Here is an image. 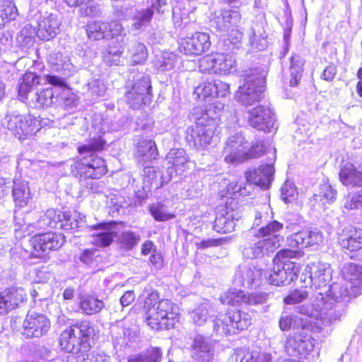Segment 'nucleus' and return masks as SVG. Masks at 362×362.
Instances as JSON below:
<instances>
[{"instance_id":"dca6fc26","label":"nucleus","mask_w":362,"mask_h":362,"mask_svg":"<svg viewBox=\"0 0 362 362\" xmlns=\"http://www.w3.org/2000/svg\"><path fill=\"white\" fill-rule=\"evenodd\" d=\"M28 300V294L21 286H11L0 291V315H7Z\"/></svg>"},{"instance_id":"0eeeda50","label":"nucleus","mask_w":362,"mask_h":362,"mask_svg":"<svg viewBox=\"0 0 362 362\" xmlns=\"http://www.w3.org/2000/svg\"><path fill=\"white\" fill-rule=\"evenodd\" d=\"M107 172L105 160L97 155H92L88 160L86 157L77 158L70 166L71 176L79 182L100 180Z\"/></svg>"},{"instance_id":"052dcab7","label":"nucleus","mask_w":362,"mask_h":362,"mask_svg":"<svg viewBox=\"0 0 362 362\" xmlns=\"http://www.w3.org/2000/svg\"><path fill=\"white\" fill-rule=\"evenodd\" d=\"M226 240V239L225 238L202 240L199 243H196V247L198 250H205L209 247H218L222 245Z\"/></svg>"},{"instance_id":"473e14b6","label":"nucleus","mask_w":362,"mask_h":362,"mask_svg":"<svg viewBox=\"0 0 362 362\" xmlns=\"http://www.w3.org/2000/svg\"><path fill=\"white\" fill-rule=\"evenodd\" d=\"M104 307V302L95 295L87 294L80 296L78 308L86 315H95L100 313Z\"/></svg>"},{"instance_id":"a878e982","label":"nucleus","mask_w":362,"mask_h":362,"mask_svg":"<svg viewBox=\"0 0 362 362\" xmlns=\"http://www.w3.org/2000/svg\"><path fill=\"white\" fill-rule=\"evenodd\" d=\"M341 182L346 186L362 187V171L351 163L343 165L339 173Z\"/></svg>"},{"instance_id":"774afa93","label":"nucleus","mask_w":362,"mask_h":362,"mask_svg":"<svg viewBox=\"0 0 362 362\" xmlns=\"http://www.w3.org/2000/svg\"><path fill=\"white\" fill-rule=\"evenodd\" d=\"M155 250H156V247L151 240H146L141 245V254L144 256L152 254Z\"/></svg>"},{"instance_id":"4be33fe9","label":"nucleus","mask_w":362,"mask_h":362,"mask_svg":"<svg viewBox=\"0 0 362 362\" xmlns=\"http://www.w3.org/2000/svg\"><path fill=\"white\" fill-rule=\"evenodd\" d=\"M192 356L196 361L210 362L214 359L212 346L202 335L194 337L191 345Z\"/></svg>"},{"instance_id":"e2e57ef3","label":"nucleus","mask_w":362,"mask_h":362,"mask_svg":"<svg viewBox=\"0 0 362 362\" xmlns=\"http://www.w3.org/2000/svg\"><path fill=\"white\" fill-rule=\"evenodd\" d=\"M148 261L157 269H161L164 265L163 255L157 250L151 254Z\"/></svg>"},{"instance_id":"ddd939ff","label":"nucleus","mask_w":362,"mask_h":362,"mask_svg":"<svg viewBox=\"0 0 362 362\" xmlns=\"http://www.w3.org/2000/svg\"><path fill=\"white\" fill-rule=\"evenodd\" d=\"M275 113L268 105H257L247 112L248 125L259 132L270 133L276 129Z\"/></svg>"},{"instance_id":"4c0bfd02","label":"nucleus","mask_w":362,"mask_h":362,"mask_svg":"<svg viewBox=\"0 0 362 362\" xmlns=\"http://www.w3.org/2000/svg\"><path fill=\"white\" fill-rule=\"evenodd\" d=\"M245 293L242 290L230 288L220 296L219 300L223 305L238 307L245 304Z\"/></svg>"},{"instance_id":"ea45409f","label":"nucleus","mask_w":362,"mask_h":362,"mask_svg":"<svg viewBox=\"0 0 362 362\" xmlns=\"http://www.w3.org/2000/svg\"><path fill=\"white\" fill-rule=\"evenodd\" d=\"M303 66L304 61L298 56H292L291 57L290 86L295 87L299 84L303 73Z\"/></svg>"},{"instance_id":"f704fd0d","label":"nucleus","mask_w":362,"mask_h":362,"mask_svg":"<svg viewBox=\"0 0 362 362\" xmlns=\"http://www.w3.org/2000/svg\"><path fill=\"white\" fill-rule=\"evenodd\" d=\"M40 83V76L33 71H25L18 85V95L26 99L28 95Z\"/></svg>"},{"instance_id":"e433bc0d","label":"nucleus","mask_w":362,"mask_h":362,"mask_svg":"<svg viewBox=\"0 0 362 362\" xmlns=\"http://www.w3.org/2000/svg\"><path fill=\"white\" fill-rule=\"evenodd\" d=\"M18 16V9L13 1H0V29L13 20Z\"/></svg>"},{"instance_id":"2f4dec72","label":"nucleus","mask_w":362,"mask_h":362,"mask_svg":"<svg viewBox=\"0 0 362 362\" xmlns=\"http://www.w3.org/2000/svg\"><path fill=\"white\" fill-rule=\"evenodd\" d=\"M337 198V191L328 183L320 185V191L315 194L310 201L313 202L314 206L326 208L327 204H330L335 201Z\"/></svg>"},{"instance_id":"393cba45","label":"nucleus","mask_w":362,"mask_h":362,"mask_svg":"<svg viewBox=\"0 0 362 362\" xmlns=\"http://www.w3.org/2000/svg\"><path fill=\"white\" fill-rule=\"evenodd\" d=\"M284 228V224L278 221L273 220L267 223L266 225L260 227L254 236L257 238L269 239L271 242L280 246V243L283 241L284 238L279 234V232Z\"/></svg>"},{"instance_id":"c85d7f7f","label":"nucleus","mask_w":362,"mask_h":362,"mask_svg":"<svg viewBox=\"0 0 362 362\" xmlns=\"http://www.w3.org/2000/svg\"><path fill=\"white\" fill-rule=\"evenodd\" d=\"M241 19L242 16L239 10L223 9L216 18V28L222 31L239 26Z\"/></svg>"},{"instance_id":"de8ad7c7","label":"nucleus","mask_w":362,"mask_h":362,"mask_svg":"<svg viewBox=\"0 0 362 362\" xmlns=\"http://www.w3.org/2000/svg\"><path fill=\"white\" fill-rule=\"evenodd\" d=\"M91 236L93 238L92 245L103 248L110 246L113 243L115 233L113 231L95 233Z\"/></svg>"},{"instance_id":"58836bf2","label":"nucleus","mask_w":362,"mask_h":362,"mask_svg":"<svg viewBox=\"0 0 362 362\" xmlns=\"http://www.w3.org/2000/svg\"><path fill=\"white\" fill-rule=\"evenodd\" d=\"M130 64L136 66L143 64L148 59V52L144 43L136 42L128 51Z\"/></svg>"},{"instance_id":"864d4df0","label":"nucleus","mask_w":362,"mask_h":362,"mask_svg":"<svg viewBox=\"0 0 362 362\" xmlns=\"http://www.w3.org/2000/svg\"><path fill=\"white\" fill-rule=\"evenodd\" d=\"M233 227L232 221L223 214L217 216L214 222V228L218 233H228L230 232Z\"/></svg>"},{"instance_id":"6e6552de","label":"nucleus","mask_w":362,"mask_h":362,"mask_svg":"<svg viewBox=\"0 0 362 362\" xmlns=\"http://www.w3.org/2000/svg\"><path fill=\"white\" fill-rule=\"evenodd\" d=\"M266 78L258 72L247 74L243 83L235 93L236 100L243 105L247 106L259 102L264 97Z\"/></svg>"},{"instance_id":"f03ea898","label":"nucleus","mask_w":362,"mask_h":362,"mask_svg":"<svg viewBox=\"0 0 362 362\" xmlns=\"http://www.w3.org/2000/svg\"><path fill=\"white\" fill-rule=\"evenodd\" d=\"M94 328L90 321L81 320L64 329L58 338L60 349L71 355H79L92 349Z\"/></svg>"},{"instance_id":"4468645a","label":"nucleus","mask_w":362,"mask_h":362,"mask_svg":"<svg viewBox=\"0 0 362 362\" xmlns=\"http://www.w3.org/2000/svg\"><path fill=\"white\" fill-rule=\"evenodd\" d=\"M85 30L88 38L93 41L121 37L124 30L122 24L117 21H90L86 24Z\"/></svg>"},{"instance_id":"c03bdc74","label":"nucleus","mask_w":362,"mask_h":362,"mask_svg":"<svg viewBox=\"0 0 362 362\" xmlns=\"http://www.w3.org/2000/svg\"><path fill=\"white\" fill-rule=\"evenodd\" d=\"M279 247L269 239L262 238L258 240L251 247V252L255 258H260L264 256L265 253L273 252Z\"/></svg>"},{"instance_id":"5701e85b","label":"nucleus","mask_w":362,"mask_h":362,"mask_svg":"<svg viewBox=\"0 0 362 362\" xmlns=\"http://www.w3.org/2000/svg\"><path fill=\"white\" fill-rule=\"evenodd\" d=\"M321 238V234L317 232L301 230L290 236L288 245L291 247L304 248L317 245Z\"/></svg>"},{"instance_id":"a19ab883","label":"nucleus","mask_w":362,"mask_h":362,"mask_svg":"<svg viewBox=\"0 0 362 362\" xmlns=\"http://www.w3.org/2000/svg\"><path fill=\"white\" fill-rule=\"evenodd\" d=\"M12 195L16 206L21 208L26 206L31 199L28 187L23 184H16Z\"/></svg>"},{"instance_id":"f3484780","label":"nucleus","mask_w":362,"mask_h":362,"mask_svg":"<svg viewBox=\"0 0 362 362\" xmlns=\"http://www.w3.org/2000/svg\"><path fill=\"white\" fill-rule=\"evenodd\" d=\"M337 242L340 249L349 254L362 250V228L349 226L337 234Z\"/></svg>"},{"instance_id":"7ed1b4c3","label":"nucleus","mask_w":362,"mask_h":362,"mask_svg":"<svg viewBox=\"0 0 362 362\" xmlns=\"http://www.w3.org/2000/svg\"><path fill=\"white\" fill-rule=\"evenodd\" d=\"M301 256L302 253L298 250L288 248L279 250L272 259L273 268L268 277L269 284L284 286L296 280L301 269V264L292 259Z\"/></svg>"},{"instance_id":"a18cd8bd","label":"nucleus","mask_w":362,"mask_h":362,"mask_svg":"<svg viewBox=\"0 0 362 362\" xmlns=\"http://www.w3.org/2000/svg\"><path fill=\"white\" fill-rule=\"evenodd\" d=\"M140 240L141 238L138 233L132 230H126L120 234L118 243L123 249L131 250L138 245Z\"/></svg>"},{"instance_id":"13d9d810","label":"nucleus","mask_w":362,"mask_h":362,"mask_svg":"<svg viewBox=\"0 0 362 362\" xmlns=\"http://www.w3.org/2000/svg\"><path fill=\"white\" fill-rule=\"evenodd\" d=\"M149 211L153 218L157 221H166L175 217L174 214L165 213L161 206H151L149 207Z\"/></svg>"},{"instance_id":"8fccbe9b","label":"nucleus","mask_w":362,"mask_h":362,"mask_svg":"<svg viewBox=\"0 0 362 362\" xmlns=\"http://www.w3.org/2000/svg\"><path fill=\"white\" fill-rule=\"evenodd\" d=\"M53 97L52 88H42L36 93V103L40 107H49L52 104Z\"/></svg>"},{"instance_id":"39448f33","label":"nucleus","mask_w":362,"mask_h":362,"mask_svg":"<svg viewBox=\"0 0 362 362\" xmlns=\"http://www.w3.org/2000/svg\"><path fill=\"white\" fill-rule=\"evenodd\" d=\"M206 117L196 118L194 125L189 127L186 132V141L197 151H206L211 146L217 125L214 119L204 112Z\"/></svg>"},{"instance_id":"79ce46f5","label":"nucleus","mask_w":362,"mask_h":362,"mask_svg":"<svg viewBox=\"0 0 362 362\" xmlns=\"http://www.w3.org/2000/svg\"><path fill=\"white\" fill-rule=\"evenodd\" d=\"M89 351H86L79 355H69L65 362H107L108 357L105 353H96L90 357Z\"/></svg>"},{"instance_id":"bb28decb","label":"nucleus","mask_w":362,"mask_h":362,"mask_svg":"<svg viewBox=\"0 0 362 362\" xmlns=\"http://www.w3.org/2000/svg\"><path fill=\"white\" fill-rule=\"evenodd\" d=\"M343 274L350 283V288L354 295L362 294V266L349 263L344 267Z\"/></svg>"},{"instance_id":"20e7f679","label":"nucleus","mask_w":362,"mask_h":362,"mask_svg":"<svg viewBox=\"0 0 362 362\" xmlns=\"http://www.w3.org/2000/svg\"><path fill=\"white\" fill-rule=\"evenodd\" d=\"M66 242V237L60 233L47 231L31 235L25 252L30 259L45 262L51 252L59 250Z\"/></svg>"},{"instance_id":"b1692460","label":"nucleus","mask_w":362,"mask_h":362,"mask_svg":"<svg viewBox=\"0 0 362 362\" xmlns=\"http://www.w3.org/2000/svg\"><path fill=\"white\" fill-rule=\"evenodd\" d=\"M124 45L122 35L109 44L107 49L103 54V62L110 66L119 65L124 54Z\"/></svg>"},{"instance_id":"603ef678","label":"nucleus","mask_w":362,"mask_h":362,"mask_svg":"<svg viewBox=\"0 0 362 362\" xmlns=\"http://www.w3.org/2000/svg\"><path fill=\"white\" fill-rule=\"evenodd\" d=\"M308 297V292L305 290L294 289L289 292L284 298L286 305H294L300 303Z\"/></svg>"},{"instance_id":"49530a36","label":"nucleus","mask_w":362,"mask_h":362,"mask_svg":"<svg viewBox=\"0 0 362 362\" xmlns=\"http://www.w3.org/2000/svg\"><path fill=\"white\" fill-rule=\"evenodd\" d=\"M168 163L172 165L175 171L178 170H184L183 167L188 161L186 153L183 149H173L168 156Z\"/></svg>"},{"instance_id":"37998d69","label":"nucleus","mask_w":362,"mask_h":362,"mask_svg":"<svg viewBox=\"0 0 362 362\" xmlns=\"http://www.w3.org/2000/svg\"><path fill=\"white\" fill-rule=\"evenodd\" d=\"M240 357V362H270L271 357L269 354L257 351L242 349L237 354Z\"/></svg>"},{"instance_id":"bf43d9fd","label":"nucleus","mask_w":362,"mask_h":362,"mask_svg":"<svg viewBox=\"0 0 362 362\" xmlns=\"http://www.w3.org/2000/svg\"><path fill=\"white\" fill-rule=\"evenodd\" d=\"M267 300V294L264 293H245V304L257 305L264 303Z\"/></svg>"},{"instance_id":"c9c22d12","label":"nucleus","mask_w":362,"mask_h":362,"mask_svg":"<svg viewBox=\"0 0 362 362\" xmlns=\"http://www.w3.org/2000/svg\"><path fill=\"white\" fill-rule=\"evenodd\" d=\"M163 358V351L158 346H149L143 352L132 356L127 362H160Z\"/></svg>"},{"instance_id":"f257e3e1","label":"nucleus","mask_w":362,"mask_h":362,"mask_svg":"<svg viewBox=\"0 0 362 362\" xmlns=\"http://www.w3.org/2000/svg\"><path fill=\"white\" fill-rule=\"evenodd\" d=\"M144 322L155 332L174 329L180 322V313L170 300L162 298L160 292L153 288L145 289L140 296Z\"/></svg>"},{"instance_id":"6ab92c4d","label":"nucleus","mask_w":362,"mask_h":362,"mask_svg":"<svg viewBox=\"0 0 362 362\" xmlns=\"http://www.w3.org/2000/svg\"><path fill=\"white\" fill-rule=\"evenodd\" d=\"M313 348L314 344L312 339L302 334L289 335L284 344V349L287 354L298 359L305 358Z\"/></svg>"},{"instance_id":"7c9ffc66","label":"nucleus","mask_w":362,"mask_h":362,"mask_svg":"<svg viewBox=\"0 0 362 362\" xmlns=\"http://www.w3.org/2000/svg\"><path fill=\"white\" fill-rule=\"evenodd\" d=\"M166 4V0H151V6L140 10L135 16L134 18L136 21L134 23L135 28H139L142 25L150 23L153 19L154 11L159 13L161 7Z\"/></svg>"},{"instance_id":"680f3d73","label":"nucleus","mask_w":362,"mask_h":362,"mask_svg":"<svg viewBox=\"0 0 362 362\" xmlns=\"http://www.w3.org/2000/svg\"><path fill=\"white\" fill-rule=\"evenodd\" d=\"M45 78L47 83L53 86H57L62 88H69L65 80L58 76L47 74L45 76Z\"/></svg>"},{"instance_id":"412c9836","label":"nucleus","mask_w":362,"mask_h":362,"mask_svg":"<svg viewBox=\"0 0 362 362\" xmlns=\"http://www.w3.org/2000/svg\"><path fill=\"white\" fill-rule=\"evenodd\" d=\"M246 143L237 139H229L223 149L224 161L232 164L246 161Z\"/></svg>"},{"instance_id":"9b49d317","label":"nucleus","mask_w":362,"mask_h":362,"mask_svg":"<svg viewBox=\"0 0 362 362\" xmlns=\"http://www.w3.org/2000/svg\"><path fill=\"white\" fill-rule=\"evenodd\" d=\"M177 45V51L180 54L189 57H198L210 49L211 42L209 33L196 31L190 36L180 38Z\"/></svg>"},{"instance_id":"5fc2aeb1","label":"nucleus","mask_w":362,"mask_h":362,"mask_svg":"<svg viewBox=\"0 0 362 362\" xmlns=\"http://www.w3.org/2000/svg\"><path fill=\"white\" fill-rule=\"evenodd\" d=\"M267 151V147L262 141H257L246 150V160L258 158Z\"/></svg>"},{"instance_id":"6e6d98bb","label":"nucleus","mask_w":362,"mask_h":362,"mask_svg":"<svg viewBox=\"0 0 362 362\" xmlns=\"http://www.w3.org/2000/svg\"><path fill=\"white\" fill-rule=\"evenodd\" d=\"M239 27L240 26H237L226 29L227 30V35L225 42H226L228 45H231L233 47H238L241 43L243 38V33Z\"/></svg>"},{"instance_id":"0e129e2a","label":"nucleus","mask_w":362,"mask_h":362,"mask_svg":"<svg viewBox=\"0 0 362 362\" xmlns=\"http://www.w3.org/2000/svg\"><path fill=\"white\" fill-rule=\"evenodd\" d=\"M337 72V66L329 64L323 70L321 74V78L327 81H332Z\"/></svg>"},{"instance_id":"aec40b11","label":"nucleus","mask_w":362,"mask_h":362,"mask_svg":"<svg viewBox=\"0 0 362 362\" xmlns=\"http://www.w3.org/2000/svg\"><path fill=\"white\" fill-rule=\"evenodd\" d=\"M274 173L272 163L260 165L257 168L249 170L245 173L247 181L261 188H268Z\"/></svg>"},{"instance_id":"338daca9","label":"nucleus","mask_w":362,"mask_h":362,"mask_svg":"<svg viewBox=\"0 0 362 362\" xmlns=\"http://www.w3.org/2000/svg\"><path fill=\"white\" fill-rule=\"evenodd\" d=\"M293 319L291 315L281 316L279 320V326L281 331H288L291 329Z\"/></svg>"},{"instance_id":"cd10ccee","label":"nucleus","mask_w":362,"mask_h":362,"mask_svg":"<svg viewBox=\"0 0 362 362\" xmlns=\"http://www.w3.org/2000/svg\"><path fill=\"white\" fill-rule=\"evenodd\" d=\"M60 23L53 14L45 17L40 21L36 32L37 36L42 40L48 41L55 37L59 30Z\"/></svg>"},{"instance_id":"1a4fd4ad","label":"nucleus","mask_w":362,"mask_h":362,"mask_svg":"<svg viewBox=\"0 0 362 362\" xmlns=\"http://www.w3.org/2000/svg\"><path fill=\"white\" fill-rule=\"evenodd\" d=\"M236 66L234 57L228 53L213 52L199 59L198 67L203 74H227Z\"/></svg>"},{"instance_id":"3c124183","label":"nucleus","mask_w":362,"mask_h":362,"mask_svg":"<svg viewBox=\"0 0 362 362\" xmlns=\"http://www.w3.org/2000/svg\"><path fill=\"white\" fill-rule=\"evenodd\" d=\"M62 215L57 229L64 231H71L78 228V222L76 219L72 218L70 211H62Z\"/></svg>"},{"instance_id":"a211bd4d","label":"nucleus","mask_w":362,"mask_h":362,"mask_svg":"<svg viewBox=\"0 0 362 362\" xmlns=\"http://www.w3.org/2000/svg\"><path fill=\"white\" fill-rule=\"evenodd\" d=\"M8 129L20 140L34 135L38 130L36 120L30 115H13L8 121Z\"/></svg>"},{"instance_id":"09e8293b","label":"nucleus","mask_w":362,"mask_h":362,"mask_svg":"<svg viewBox=\"0 0 362 362\" xmlns=\"http://www.w3.org/2000/svg\"><path fill=\"white\" fill-rule=\"evenodd\" d=\"M62 211L57 209H48L44 216L42 221L44 223L50 228L57 229Z\"/></svg>"},{"instance_id":"72a5a7b5","label":"nucleus","mask_w":362,"mask_h":362,"mask_svg":"<svg viewBox=\"0 0 362 362\" xmlns=\"http://www.w3.org/2000/svg\"><path fill=\"white\" fill-rule=\"evenodd\" d=\"M158 156L156 144L151 139L140 141L136 150V157L141 160L152 161Z\"/></svg>"},{"instance_id":"9d476101","label":"nucleus","mask_w":362,"mask_h":362,"mask_svg":"<svg viewBox=\"0 0 362 362\" xmlns=\"http://www.w3.org/2000/svg\"><path fill=\"white\" fill-rule=\"evenodd\" d=\"M126 103L134 110H141L153 100L152 86L148 76H142L135 81L125 93Z\"/></svg>"},{"instance_id":"2eb2a0df","label":"nucleus","mask_w":362,"mask_h":362,"mask_svg":"<svg viewBox=\"0 0 362 362\" xmlns=\"http://www.w3.org/2000/svg\"><path fill=\"white\" fill-rule=\"evenodd\" d=\"M50 319L45 314L28 312L23 323V335L26 338H40L51 328Z\"/></svg>"},{"instance_id":"69168bd1","label":"nucleus","mask_w":362,"mask_h":362,"mask_svg":"<svg viewBox=\"0 0 362 362\" xmlns=\"http://www.w3.org/2000/svg\"><path fill=\"white\" fill-rule=\"evenodd\" d=\"M136 295L134 291H127L120 297V304L123 308L129 306L135 300Z\"/></svg>"},{"instance_id":"423d86ee","label":"nucleus","mask_w":362,"mask_h":362,"mask_svg":"<svg viewBox=\"0 0 362 362\" xmlns=\"http://www.w3.org/2000/svg\"><path fill=\"white\" fill-rule=\"evenodd\" d=\"M252 325V317L240 310H228L218 315L213 322L214 331L218 335H234L247 329Z\"/></svg>"},{"instance_id":"4d7b16f0","label":"nucleus","mask_w":362,"mask_h":362,"mask_svg":"<svg viewBox=\"0 0 362 362\" xmlns=\"http://www.w3.org/2000/svg\"><path fill=\"white\" fill-rule=\"evenodd\" d=\"M298 193L297 189L291 184L285 183L281 189V197L285 203H290L296 200Z\"/></svg>"},{"instance_id":"c756f323","label":"nucleus","mask_w":362,"mask_h":362,"mask_svg":"<svg viewBox=\"0 0 362 362\" xmlns=\"http://www.w3.org/2000/svg\"><path fill=\"white\" fill-rule=\"evenodd\" d=\"M107 146V141L103 135H96L89 137L87 144L79 145L76 150L79 155L88 153L91 156L105 151Z\"/></svg>"},{"instance_id":"f8f14e48","label":"nucleus","mask_w":362,"mask_h":362,"mask_svg":"<svg viewBox=\"0 0 362 362\" xmlns=\"http://www.w3.org/2000/svg\"><path fill=\"white\" fill-rule=\"evenodd\" d=\"M193 93L196 100L212 104L230 94V86L221 80L205 81L194 88Z\"/></svg>"}]
</instances>
